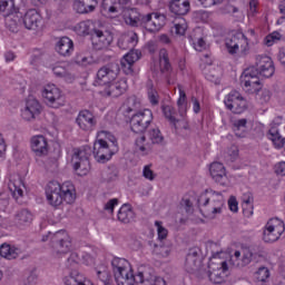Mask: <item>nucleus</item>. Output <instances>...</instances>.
Masks as SVG:
<instances>
[{
  "label": "nucleus",
  "instance_id": "obj_47",
  "mask_svg": "<svg viewBox=\"0 0 285 285\" xmlns=\"http://www.w3.org/2000/svg\"><path fill=\"white\" fill-rule=\"evenodd\" d=\"M244 259V256H242V252L236 250L234 255L230 257V264L235 266L236 268H244L247 265H239L242 264V261Z\"/></svg>",
  "mask_w": 285,
  "mask_h": 285
},
{
  "label": "nucleus",
  "instance_id": "obj_5",
  "mask_svg": "<svg viewBox=\"0 0 285 285\" xmlns=\"http://www.w3.org/2000/svg\"><path fill=\"white\" fill-rule=\"evenodd\" d=\"M197 205L204 217L215 219V215H222L224 208V196L213 189H207L197 198Z\"/></svg>",
  "mask_w": 285,
  "mask_h": 285
},
{
  "label": "nucleus",
  "instance_id": "obj_3",
  "mask_svg": "<svg viewBox=\"0 0 285 285\" xmlns=\"http://www.w3.org/2000/svg\"><path fill=\"white\" fill-rule=\"evenodd\" d=\"M47 200L52 208H59L63 202L66 204H75L77 199V193L75 191V185L70 181H66L62 185L57 180L49 181L46 188Z\"/></svg>",
  "mask_w": 285,
  "mask_h": 285
},
{
  "label": "nucleus",
  "instance_id": "obj_45",
  "mask_svg": "<svg viewBox=\"0 0 285 285\" xmlns=\"http://www.w3.org/2000/svg\"><path fill=\"white\" fill-rule=\"evenodd\" d=\"M256 95L259 104H268L273 94L268 89H261Z\"/></svg>",
  "mask_w": 285,
  "mask_h": 285
},
{
  "label": "nucleus",
  "instance_id": "obj_27",
  "mask_svg": "<svg viewBox=\"0 0 285 285\" xmlns=\"http://www.w3.org/2000/svg\"><path fill=\"white\" fill-rule=\"evenodd\" d=\"M99 2L97 0H76L73 2V8L78 14H90L97 10Z\"/></svg>",
  "mask_w": 285,
  "mask_h": 285
},
{
  "label": "nucleus",
  "instance_id": "obj_52",
  "mask_svg": "<svg viewBox=\"0 0 285 285\" xmlns=\"http://www.w3.org/2000/svg\"><path fill=\"white\" fill-rule=\"evenodd\" d=\"M142 176L145 177V179H148L149 181H155V177H157L155 171H153V169H150V165H147L144 167Z\"/></svg>",
  "mask_w": 285,
  "mask_h": 285
},
{
  "label": "nucleus",
  "instance_id": "obj_12",
  "mask_svg": "<svg viewBox=\"0 0 285 285\" xmlns=\"http://www.w3.org/2000/svg\"><path fill=\"white\" fill-rule=\"evenodd\" d=\"M89 157L90 154H88V149H73L71 164L73 165V170L79 175V177L88 175V171L90 170Z\"/></svg>",
  "mask_w": 285,
  "mask_h": 285
},
{
  "label": "nucleus",
  "instance_id": "obj_29",
  "mask_svg": "<svg viewBox=\"0 0 285 285\" xmlns=\"http://www.w3.org/2000/svg\"><path fill=\"white\" fill-rule=\"evenodd\" d=\"M169 11L173 14L184 17V14H188V12H190V1H188V0H171L169 2Z\"/></svg>",
  "mask_w": 285,
  "mask_h": 285
},
{
  "label": "nucleus",
  "instance_id": "obj_39",
  "mask_svg": "<svg viewBox=\"0 0 285 285\" xmlns=\"http://www.w3.org/2000/svg\"><path fill=\"white\" fill-rule=\"evenodd\" d=\"M179 98L177 100L178 112L180 117L186 115V91H184V87L178 85Z\"/></svg>",
  "mask_w": 285,
  "mask_h": 285
},
{
  "label": "nucleus",
  "instance_id": "obj_33",
  "mask_svg": "<svg viewBox=\"0 0 285 285\" xmlns=\"http://www.w3.org/2000/svg\"><path fill=\"white\" fill-rule=\"evenodd\" d=\"M96 273L100 285H112V275H110L108 266L101 265L96 269Z\"/></svg>",
  "mask_w": 285,
  "mask_h": 285
},
{
  "label": "nucleus",
  "instance_id": "obj_56",
  "mask_svg": "<svg viewBox=\"0 0 285 285\" xmlns=\"http://www.w3.org/2000/svg\"><path fill=\"white\" fill-rule=\"evenodd\" d=\"M148 98H149L150 104H153V106H157V104H159V96L157 95V90L149 89Z\"/></svg>",
  "mask_w": 285,
  "mask_h": 285
},
{
  "label": "nucleus",
  "instance_id": "obj_43",
  "mask_svg": "<svg viewBox=\"0 0 285 285\" xmlns=\"http://www.w3.org/2000/svg\"><path fill=\"white\" fill-rule=\"evenodd\" d=\"M90 21H81L76 26V32L80 37H86V35H90Z\"/></svg>",
  "mask_w": 285,
  "mask_h": 285
},
{
  "label": "nucleus",
  "instance_id": "obj_4",
  "mask_svg": "<svg viewBox=\"0 0 285 285\" xmlns=\"http://www.w3.org/2000/svg\"><path fill=\"white\" fill-rule=\"evenodd\" d=\"M138 42L139 36H137V33L124 35L118 39V48H120V50L130 49L120 60L121 70L125 75H132L135 72L132 66L141 59V52L134 49Z\"/></svg>",
  "mask_w": 285,
  "mask_h": 285
},
{
  "label": "nucleus",
  "instance_id": "obj_38",
  "mask_svg": "<svg viewBox=\"0 0 285 285\" xmlns=\"http://www.w3.org/2000/svg\"><path fill=\"white\" fill-rule=\"evenodd\" d=\"M145 144H146V136H141L136 139L137 153L141 155H148L150 150H153V146H150V142H147L146 145Z\"/></svg>",
  "mask_w": 285,
  "mask_h": 285
},
{
  "label": "nucleus",
  "instance_id": "obj_55",
  "mask_svg": "<svg viewBox=\"0 0 285 285\" xmlns=\"http://www.w3.org/2000/svg\"><path fill=\"white\" fill-rule=\"evenodd\" d=\"M79 264V255L77 253H71L70 257L67 259L68 268H72Z\"/></svg>",
  "mask_w": 285,
  "mask_h": 285
},
{
  "label": "nucleus",
  "instance_id": "obj_57",
  "mask_svg": "<svg viewBox=\"0 0 285 285\" xmlns=\"http://www.w3.org/2000/svg\"><path fill=\"white\" fill-rule=\"evenodd\" d=\"M200 6H204V8H210L212 6H218L219 3H223L224 0H197Z\"/></svg>",
  "mask_w": 285,
  "mask_h": 285
},
{
  "label": "nucleus",
  "instance_id": "obj_1",
  "mask_svg": "<svg viewBox=\"0 0 285 285\" xmlns=\"http://www.w3.org/2000/svg\"><path fill=\"white\" fill-rule=\"evenodd\" d=\"M111 267L117 285H166V281L155 276V269L148 265H141L136 276L126 258L115 257Z\"/></svg>",
  "mask_w": 285,
  "mask_h": 285
},
{
  "label": "nucleus",
  "instance_id": "obj_36",
  "mask_svg": "<svg viewBox=\"0 0 285 285\" xmlns=\"http://www.w3.org/2000/svg\"><path fill=\"white\" fill-rule=\"evenodd\" d=\"M248 120L246 118L237 119L233 121V131L236 137H246Z\"/></svg>",
  "mask_w": 285,
  "mask_h": 285
},
{
  "label": "nucleus",
  "instance_id": "obj_51",
  "mask_svg": "<svg viewBox=\"0 0 285 285\" xmlns=\"http://www.w3.org/2000/svg\"><path fill=\"white\" fill-rule=\"evenodd\" d=\"M257 279L258 282H266L268 277H271V271H268L266 267H261L257 273Z\"/></svg>",
  "mask_w": 285,
  "mask_h": 285
},
{
  "label": "nucleus",
  "instance_id": "obj_24",
  "mask_svg": "<svg viewBox=\"0 0 285 285\" xmlns=\"http://www.w3.org/2000/svg\"><path fill=\"white\" fill-rule=\"evenodd\" d=\"M30 144L31 150L35 153L36 157H46V155H48V150H50L48 138H46L43 135L31 137Z\"/></svg>",
  "mask_w": 285,
  "mask_h": 285
},
{
  "label": "nucleus",
  "instance_id": "obj_14",
  "mask_svg": "<svg viewBox=\"0 0 285 285\" xmlns=\"http://www.w3.org/2000/svg\"><path fill=\"white\" fill-rule=\"evenodd\" d=\"M224 104L227 108V110H230V112H234V115H242L248 108V102L244 97H242V94L239 91H232L229 92L225 99Z\"/></svg>",
  "mask_w": 285,
  "mask_h": 285
},
{
  "label": "nucleus",
  "instance_id": "obj_2",
  "mask_svg": "<svg viewBox=\"0 0 285 285\" xmlns=\"http://www.w3.org/2000/svg\"><path fill=\"white\" fill-rule=\"evenodd\" d=\"M121 68L119 63L111 62L107 66L101 67L97 72V78L94 82L95 86H105L102 95L106 97H121L126 90H128V80L122 78L115 81L119 76Z\"/></svg>",
  "mask_w": 285,
  "mask_h": 285
},
{
  "label": "nucleus",
  "instance_id": "obj_42",
  "mask_svg": "<svg viewBox=\"0 0 285 285\" xmlns=\"http://www.w3.org/2000/svg\"><path fill=\"white\" fill-rule=\"evenodd\" d=\"M205 77L208 81H212L213 83H219V79H222V68L216 67L208 70V72L205 73Z\"/></svg>",
  "mask_w": 285,
  "mask_h": 285
},
{
  "label": "nucleus",
  "instance_id": "obj_28",
  "mask_svg": "<svg viewBox=\"0 0 285 285\" xmlns=\"http://www.w3.org/2000/svg\"><path fill=\"white\" fill-rule=\"evenodd\" d=\"M75 51V43L68 37H62L56 43V52L60 55V57H70Z\"/></svg>",
  "mask_w": 285,
  "mask_h": 285
},
{
  "label": "nucleus",
  "instance_id": "obj_54",
  "mask_svg": "<svg viewBox=\"0 0 285 285\" xmlns=\"http://www.w3.org/2000/svg\"><path fill=\"white\" fill-rule=\"evenodd\" d=\"M137 108H139V100H137V97L129 98L127 112H132L134 110H137Z\"/></svg>",
  "mask_w": 285,
  "mask_h": 285
},
{
  "label": "nucleus",
  "instance_id": "obj_41",
  "mask_svg": "<svg viewBox=\"0 0 285 285\" xmlns=\"http://www.w3.org/2000/svg\"><path fill=\"white\" fill-rule=\"evenodd\" d=\"M101 12H105V14H117L119 9L117 8V3L112 2V0H102Z\"/></svg>",
  "mask_w": 285,
  "mask_h": 285
},
{
  "label": "nucleus",
  "instance_id": "obj_9",
  "mask_svg": "<svg viewBox=\"0 0 285 285\" xmlns=\"http://www.w3.org/2000/svg\"><path fill=\"white\" fill-rule=\"evenodd\" d=\"M115 153H117V139H115V136H111L110 145L104 139H99L94 144V156L99 164L110 161Z\"/></svg>",
  "mask_w": 285,
  "mask_h": 285
},
{
  "label": "nucleus",
  "instance_id": "obj_44",
  "mask_svg": "<svg viewBox=\"0 0 285 285\" xmlns=\"http://www.w3.org/2000/svg\"><path fill=\"white\" fill-rule=\"evenodd\" d=\"M174 28L176 35L184 37L186 35V30H188V24L185 19H179L178 22L175 23Z\"/></svg>",
  "mask_w": 285,
  "mask_h": 285
},
{
  "label": "nucleus",
  "instance_id": "obj_8",
  "mask_svg": "<svg viewBox=\"0 0 285 285\" xmlns=\"http://www.w3.org/2000/svg\"><path fill=\"white\" fill-rule=\"evenodd\" d=\"M222 252L213 253L208 264V278L213 284H223L224 274L228 271V263L219 259Z\"/></svg>",
  "mask_w": 285,
  "mask_h": 285
},
{
  "label": "nucleus",
  "instance_id": "obj_63",
  "mask_svg": "<svg viewBox=\"0 0 285 285\" xmlns=\"http://www.w3.org/2000/svg\"><path fill=\"white\" fill-rule=\"evenodd\" d=\"M274 170L276 175H281V177H285V161H281L275 165Z\"/></svg>",
  "mask_w": 285,
  "mask_h": 285
},
{
  "label": "nucleus",
  "instance_id": "obj_35",
  "mask_svg": "<svg viewBox=\"0 0 285 285\" xmlns=\"http://www.w3.org/2000/svg\"><path fill=\"white\" fill-rule=\"evenodd\" d=\"M147 137L150 140V146H163L165 139H164V135L161 134V130H159V128H153L149 129L147 132Z\"/></svg>",
  "mask_w": 285,
  "mask_h": 285
},
{
  "label": "nucleus",
  "instance_id": "obj_50",
  "mask_svg": "<svg viewBox=\"0 0 285 285\" xmlns=\"http://www.w3.org/2000/svg\"><path fill=\"white\" fill-rule=\"evenodd\" d=\"M53 75H56V77H61L63 79H70V72H68V70L61 66H56L53 67Z\"/></svg>",
  "mask_w": 285,
  "mask_h": 285
},
{
  "label": "nucleus",
  "instance_id": "obj_62",
  "mask_svg": "<svg viewBox=\"0 0 285 285\" xmlns=\"http://www.w3.org/2000/svg\"><path fill=\"white\" fill-rule=\"evenodd\" d=\"M196 17L199 19V21L206 22L208 19H210V12L206 10H199L196 12Z\"/></svg>",
  "mask_w": 285,
  "mask_h": 285
},
{
  "label": "nucleus",
  "instance_id": "obj_37",
  "mask_svg": "<svg viewBox=\"0 0 285 285\" xmlns=\"http://www.w3.org/2000/svg\"><path fill=\"white\" fill-rule=\"evenodd\" d=\"M140 26L148 32H159V29L155 26V20L151 13L142 14Z\"/></svg>",
  "mask_w": 285,
  "mask_h": 285
},
{
  "label": "nucleus",
  "instance_id": "obj_21",
  "mask_svg": "<svg viewBox=\"0 0 285 285\" xmlns=\"http://www.w3.org/2000/svg\"><path fill=\"white\" fill-rule=\"evenodd\" d=\"M8 187L17 204L23 205V198L26 197V183H23V179L19 176L10 179Z\"/></svg>",
  "mask_w": 285,
  "mask_h": 285
},
{
  "label": "nucleus",
  "instance_id": "obj_64",
  "mask_svg": "<svg viewBox=\"0 0 285 285\" xmlns=\"http://www.w3.org/2000/svg\"><path fill=\"white\" fill-rule=\"evenodd\" d=\"M235 12H239V9L233 4H226L223 9L224 14H235Z\"/></svg>",
  "mask_w": 285,
  "mask_h": 285
},
{
  "label": "nucleus",
  "instance_id": "obj_46",
  "mask_svg": "<svg viewBox=\"0 0 285 285\" xmlns=\"http://www.w3.org/2000/svg\"><path fill=\"white\" fill-rule=\"evenodd\" d=\"M151 14L154 19V24L156 26V28H158V30H161V28L166 26V16L158 12Z\"/></svg>",
  "mask_w": 285,
  "mask_h": 285
},
{
  "label": "nucleus",
  "instance_id": "obj_49",
  "mask_svg": "<svg viewBox=\"0 0 285 285\" xmlns=\"http://www.w3.org/2000/svg\"><path fill=\"white\" fill-rule=\"evenodd\" d=\"M163 114L170 124L171 121H175V119H177L175 117V108L173 106H163Z\"/></svg>",
  "mask_w": 285,
  "mask_h": 285
},
{
  "label": "nucleus",
  "instance_id": "obj_20",
  "mask_svg": "<svg viewBox=\"0 0 285 285\" xmlns=\"http://www.w3.org/2000/svg\"><path fill=\"white\" fill-rule=\"evenodd\" d=\"M76 124L81 130L90 132L95 130L97 126V118H95V115L90 110L85 109L79 111L76 118Z\"/></svg>",
  "mask_w": 285,
  "mask_h": 285
},
{
  "label": "nucleus",
  "instance_id": "obj_15",
  "mask_svg": "<svg viewBox=\"0 0 285 285\" xmlns=\"http://www.w3.org/2000/svg\"><path fill=\"white\" fill-rule=\"evenodd\" d=\"M240 83L243 90L248 95H257L262 90V82L259 81V76L257 72L253 73L252 69H245L240 76Z\"/></svg>",
  "mask_w": 285,
  "mask_h": 285
},
{
  "label": "nucleus",
  "instance_id": "obj_11",
  "mask_svg": "<svg viewBox=\"0 0 285 285\" xmlns=\"http://www.w3.org/2000/svg\"><path fill=\"white\" fill-rule=\"evenodd\" d=\"M130 128L132 132L141 134L146 132L148 126L153 124V111L150 109H144L142 111H138L134 114L130 118Z\"/></svg>",
  "mask_w": 285,
  "mask_h": 285
},
{
  "label": "nucleus",
  "instance_id": "obj_32",
  "mask_svg": "<svg viewBox=\"0 0 285 285\" xmlns=\"http://www.w3.org/2000/svg\"><path fill=\"white\" fill-rule=\"evenodd\" d=\"M13 222L16 226H28L32 223V213L28 209H20L16 213Z\"/></svg>",
  "mask_w": 285,
  "mask_h": 285
},
{
  "label": "nucleus",
  "instance_id": "obj_7",
  "mask_svg": "<svg viewBox=\"0 0 285 285\" xmlns=\"http://www.w3.org/2000/svg\"><path fill=\"white\" fill-rule=\"evenodd\" d=\"M50 239V248L52 253L59 257V255H66L70 253L72 248V242L70 236L65 230H59L56 233L49 232L47 235L42 236V242H48Z\"/></svg>",
  "mask_w": 285,
  "mask_h": 285
},
{
  "label": "nucleus",
  "instance_id": "obj_59",
  "mask_svg": "<svg viewBox=\"0 0 285 285\" xmlns=\"http://www.w3.org/2000/svg\"><path fill=\"white\" fill-rule=\"evenodd\" d=\"M228 206H229V210H232V213H237L239 210V203H237V198H235V196L229 197L228 199Z\"/></svg>",
  "mask_w": 285,
  "mask_h": 285
},
{
  "label": "nucleus",
  "instance_id": "obj_19",
  "mask_svg": "<svg viewBox=\"0 0 285 285\" xmlns=\"http://www.w3.org/2000/svg\"><path fill=\"white\" fill-rule=\"evenodd\" d=\"M266 255V249L262 244H254L243 252V259L239 266H248L250 262H259Z\"/></svg>",
  "mask_w": 285,
  "mask_h": 285
},
{
  "label": "nucleus",
  "instance_id": "obj_10",
  "mask_svg": "<svg viewBox=\"0 0 285 285\" xmlns=\"http://www.w3.org/2000/svg\"><path fill=\"white\" fill-rule=\"evenodd\" d=\"M285 230L284 222L277 217L268 219L263 230V242L275 244Z\"/></svg>",
  "mask_w": 285,
  "mask_h": 285
},
{
  "label": "nucleus",
  "instance_id": "obj_17",
  "mask_svg": "<svg viewBox=\"0 0 285 285\" xmlns=\"http://www.w3.org/2000/svg\"><path fill=\"white\" fill-rule=\"evenodd\" d=\"M42 98L47 106L50 108H60L63 105V96L61 95V89L55 85H47L42 89Z\"/></svg>",
  "mask_w": 285,
  "mask_h": 285
},
{
  "label": "nucleus",
  "instance_id": "obj_26",
  "mask_svg": "<svg viewBox=\"0 0 285 285\" xmlns=\"http://www.w3.org/2000/svg\"><path fill=\"white\" fill-rule=\"evenodd\" d=\"M212 178L220 186H226L228 177L226 176V167L222 163H213L209 167Z\"/></svg>",
  "mask_w": 285,
  "mask_h": 285
},
{
  "label": "nucleus",
  "instance_id": "obj_61",
  "mask_svg": "<svg viewBox=\"0 0 285 285\" xmlns=\"http://www.w3.org/2000/svg\"><path fill=\"white\" fill-rule=\"evenodd\" d=\"M119 204V199L112 198L107 204H105V210H108L109 213H115V206Z\"/></svg>",
  "mask_w": 285,
  "mask_h": 285
},
{
  "label": "nucleus",
  "instance_id": "obj_23",
  "mask_svg": "<svg viewBox=\"0 0 285 285\" xmlns=\"http://www.w3.org/2000/svg\"><path fill=\"white\" fill-rule=\"evenodd\" d=\"M39 115H41V105L39 104V100L29 98L21 111L22 119H24V121H32V119H36Z\"/></svg>",
  "mask_w": 285,
  "mask_h": 285
},
{
  "label": "nucleus",
  "instance_id": "obj_40",
  "mask_svg": "<svg viewBox=\"0 0 285 285\" xmlns=\"http://www.w3.org/2000/svg\"><path fill=\"white\" fill-rule=\"evenodd\" d=\"M159 63H160L161 72H168L170 70L171 66H170V59L168 58V50L160 49Z\"/></svg>",
  "mask_w": 285,
  "mask_h": 285
},
{
  "label": "nucleus",
  "instance_id": "obj_30",
  "mask_svg": "<svg viewBox=\"0 0 285 285\" xmlns=\"http://www.w3.org/2000/svg\"><path fill=\"white\" fill-rule=\"evenodd\" d=\"M144 14L137 12V9H128L124 13V21L126 26L131 28H139L141 26V18Z\"/></svg>",
  "mask_w": 285,
  "mask_h": 285
},
{
  "label": "nucleus",
  "instance_id": "obj_13",
  "mask_svg": "<svg viewBox=\"0 0 285 285\" xmlns=\"http://www.w3.org/2000/svg\"><path fill=\"white\" fill-rule=\"evenodd\" d=\"M247 70H252L253 73L257 72V77L268 79L275 75V65L268 56H256L255 66L247 68Z\"/></svg>",
  "mask_w": 285,
  "mask_h": 285
},
{
  "label": "nucleus",
  "instance_id": "obj_6",
  "mask_svg": "<svg viewBox=\"0 0 285 285\" xmlns=\"http://www.w3.org/2000/svg\"><path fill=\"white\" fill-rule=\"evenodd\" d=\"M0 12L4 17L7 30L14 33L21 30L23 16L19 12V9L14 7V0H0Z\"/></svg>",
  "mask_w": 285,
  "mask_h": 285
},
{
  "label": "nucleus",
  "instance_id": "obj_16",
  "mask_svg": "<svg viewBox=\"0 0 285 285\" xmlns=\"http://www.w3.org/2000/svg\"><path fill=\"white\" fill-rule=\"evenodd\" d=\"M226 48L229 55H237V52L242 51V55H248V38L242 32L232 36L226 39Z\"/></svg>",
  "mask_w": 285,
  "mask_h": 285
},
{
  "label": "nucleus",
  "instance_id": "obj_34",
  "mask_svg": "<svg viewBox=\"0 0 285 285\" xmlns=\"http://www.w3.org/2000/svg\"><path fill=\"white\" fill-rule=\"evenodd\" d=\"M19 253H21V250L17 247L10 246V244L4 243L0 246V255L6 259H17L19 257Z\"/></svg>",
  "mask_w": 285,
  "mask_h": 285
},
{
  "label": "nucleus",
  "instance_id": "obj_48",
  "mask_svg": "<svg viewBox=\"0 0 285 285\" xmlns=\"http://www.w3.org/2000/svg\"><path fill=\"white\" fill-rule=\"evenodd\" d=\"M171 126L175 128L176 132L179 130H188V121L186 119H174V121L170 122Z\"/></svg>",
  "mask_w": 285,
  "mask_h": 285
},
{
  "label": "nucleus",
  "instance_id": "obj_22",
  "mask_svg": "<svg viewBox=\"0 0 285 285\" xmlns=\"http://www.w3.org/2000/svg\"><path fill=\"white\" fill-rule=\"evenodd\" d=\"M22 26L27 30H39L43 26V18L37 10H28L22 18Z\"/></svg>",
  "mask_w": 285,
  "mask_h": 285
},
{
  "label": "nucleus",
  "instance_id": "obj_25",
  "mask_svg": "<svg viewBox=\"0 0 285 285\" xmlns=\"http://www.w3.org/2000/svg\"><path fill=\"white\" fill-rule=\"evenodd\" d=\"M202 266V261L199 259V248L193 247L188 250L185 259V268L187 273H196Z\"/></svg>",
  "mask_w": 285,
  "mask_h": 285
},
{
  "label": "nucleus",
  "instance_id": "obj_53",
  "mask_svg": "<svg viewBox=\"0 0 285 285\" xmlns=\"http://www.w3.org/2000/svg\"><path fill=\"white\" fill-rule=\"evenodd\" d=\"M155 226H157L158 230V238L166 239L168 237V229H166L164 226H161V222L156 220Z\"/></svg>",
  "mask_w": 285,
  "mask_h": 285
},
{
  "label": "nucleus",
  "instance_id": "obj_58",
  "mask_svg": "<svg viewBox=\"0 0 285 285\" xmlns=\"http://www.w3.org/2000/svg\"><path fill=\"white\" fill-rule=\"evenodd\" d=\"M242 202H243V206H253V202H254L253 194L250 191L245 193L242 196Z\"/></svg>",
  "mask_w": 285,
  "mask_h": 285
},
{
  "label": "nucleus",
  "instance_id": "obj_18",
  "mask_svg": "<svg viewBox=\"0 0 285 285\" xmlns=\"http://www.w3.org/2000/svg\"><path fill=\"white\" fill-rule=\"evenodd\" d=\"M112 33L101 29H94L91 32V43L95 50H106L112 43Z\"/></svg>",
  "mask_w": 285,
  "mask_h": 285
},
{
  "label": "nucleus",
  "instance_id": "obj_60",
  "mask_svg": "<svg viewBox=\"0 0 285 285\" xmlns=\"http://www.w3.org/2000/svg\"><path fill=\"white\" fill-rule=\"evenodd\" d=\"M10 204V199L6 195H0V213H6V209L8 208Z\"/></svg>",
  "mask_w": 285,
  "mask_h": 285
},
{
  "label": "nucleus",
  "instance_id": "obj_31",
  "mask_svg": "<svg viewBox=\"0 0 285 285\" xmlns=\"http://www.w3.org/2000/svg\"><path fill=\"white\" fill-rule=\"evenodd\" d=\"M132 219H135L132 206H130V204H124L118 212V220H120L121 224H130Z\"/></svg>",
  "mask_w": 285,
  "mask_h": 285
}]
</instances>
